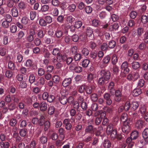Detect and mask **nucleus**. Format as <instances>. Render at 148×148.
<instances>
[{
  "label": "nucleus",
  "mask_w": 148,
  "mask_h": 148,
  "mask_svg": "<svg viewBox=\"0 0 148 148\" xmlns=\"http://www.w3.org/2000/svg\"><path fill=\"white\" fill-rule=\"evenodd\" d=\"M35 35V30L32 29H29L27 33L26 38L27 41L29 42H32L34 39Z\"/></svg>",
  "instance_id": "nucleus-1"
},
{
  "label": "nucleus",
  "mask_w": 148,
  "mask_h": 148,
  "mask_svg": "<svg viewBox=\"0 0 148 148\" xmlns=\"http://www.w3.org/2000/svg\"><path fill=\"white\" fill-rule=\"evenodd\" d=\"M110 137L112 140H114L115 139L121 140L122 138V135L120 134H117V131L115 129L110 132Z\"/></svg>",
  "instance_id": "nucleus-2"
},
{
  "label": "nucleus",
  "mask_w": 148,
  "mask_h": 148,
  "mask_svg": "<svg viewBox=\"0 0 148 148\" xmlns=\"http://www.w3.org/2000/svg\"><path fill=\"white\" fill-rule=\"evenodd\" d=\"M139 77V75L137 72H131L127 76V79L129 80L135 81Z\"/></svg>",
  "instance_id": "nucleus-3"
},
{
  "label": "nucleus",
  "mask_w": 148,
  "mask_h": 148,
  "mask_svg": "<svg viewBox=\"0 0 148 148\" xmlns=\"http://www.w3.org/2000/svg\"><path fill=\"white\" fill-rule=\"evenodd\" d=\"M101 75L102 77L107 80L108 81L110 77V72L108 71L102 70L101 72Z\"/></svg>",
  "instance_id": "nucleus-4"
},
{
  "label": "nucleus",
  "mask_w": 148,
  "mask_h": 148,
  "mask_svg": "<svg viewBox=\"0 0 148 148\" xmlns=\"http://www.w3.org/2000/svg\"><path fill=\"white\" fill-rule=\"evenodd\" d=\"M104 99L106 100V105L110 106L112 103V101L110 99V95L108 93H105L103 95Z\"/></svg>",
  "instance_id": "nucleus-5"
},
{
  "label": "nucleus",
  "mask_w": 148,
  "mask_h": 148,
  "mask_svg": "<svg viewBox=\"0 0 148 148\" xmlns=\"http://www.w3.org/2000/svg\"><path fill=\"white\" fill-rule=\"evenodd\" d=\"M70 122L69 119H66L63 121V124L65 125V128L68 130H70L71 128L72 125Z\"/></svg>",
  "instance_id": "nucleus-6"
},
{
  "label": "nucleus",
  "mask_w": 148,
  "mask_h": 148,
  "mask_svg": "<svg viewBox=\"0 0 148 148\" xmlns=\"http://www.w3.org/2000/svg\"><path fill=\"white\" fill-rule=\"evenodd\" d=\"M95 130V128H94L93 126L91 125H89L86 126L85 129V133L86 134H93Z\"/></svg>",
  "instance_id": "nucleus-7"
},
{
  "label": "nucleus",
  "mask_w": 148,
  "mask_h": 148,
  "mask_svg": "<svg viewBox=\"0 0 148 148\" xmlns=\"http://www.w3.org/2000/svg\"><path fill=\"white\" fill-rule=\"evenodd\" d=\"M64 33L62 29L60 28H58L54 34L56 37L57 38H60L63 36Z\"/></svg>",
  "instance_id": "nucleus-8"
},
{
  "label": "nucleus",
  "mask_w": 148,
  "mask_h": 148,
  "mask_svg": "<svg viewBox=\"0 0 148 148\" xmlns=\"http://www.w3.org/2000/svg\"><path fill=\"white\" fill-rule=\"evenodd\" d=\"M47 104L45 101H43L40 103L39 109L42 111H45L47 109Z\"/></svg>",
  "instance_id": "nucleus-9"
},
{
  "label": "nucleus",
  "mask_w": 148,
  "mask_h": 148,
  "mask_svg": "<svg viewBox=\"0 0 148 148\" xmlns=\"http://www.w3.org/2000/svg\"><path fill=\"white\" fill-rule=\"evenodd\" d=\"M121 68L122 73L125 74L122 76L123 77H125V74L128 73L129 72V69L127 65H121Z\"/></svg>",
  "instance_id": "nucleus-10"
},
{
  "label": "nucleus",
  "mask_w": 148,
  "mask_h": 148,
  "mask_svg": "<svg viewBox=\"0 0 148 148\" xmlns=\"http://www.w3.org/2000/svg\"><path fill=\"white\" fill-rule=\"evenodd\" d=\"M122 130L123 132L127 134L130 132V129L129 125L125 123L122 126Z\"/></svg>",
  "instance_id": "nucleus-11"
},
{
  "label": "nucleus",
  "mask_w": 148,
  "mask_h": 148,
  "mask_svg": "<svg viewBox=\"0 0 148 148\" xmlns=\"http://www.w3.org/2000/svg\"><path fill=\"white\" fill-rule=\"evenodd\" d=\"M96 77V75L94 74L91 73L88 74L87 79L89 82H93V79Z\"/></svg>",
  "instance_id": "nucleus-12"
},
{
  "label": "nucleus",
  "mask_w": 148,
  "mask_h": 148,
  "mask_svg": "<svg viewBox=\"0 0 148 148\" xmlns=\"http://www.w3.org/2000/svg\"><path fill=\"white\" fill-rule=\"evenodd\" d=\"M116 97L115 100L116 101H120L121 99V93L120 90H117L115 91Z\"/></svg>",
  "instance_id": "nucleus-13"
},
{
  "label": "nucleus",
  "mask_w": 148,
  "mask_h": 148,
  "mask_svg": "<svg viewBox=\"0 0 148 148\" xmlns=\"http://www.w3.org/2000/svg\"><path fill=\"white\" fill-rule=\"evenodd\" d=\"M143 121L141 119L138 120L135 123V127L137 129H140L143 127Z\"/></svg>",
  "instance_id": "nucleus-14"
},
{
  "label": "nucleus",
  "mask_w": 148,
  "mask_h": 148,
  "mask_svg": "<svg viewBox=\"0 0 148 148\" xmlns=\"http://www.w3.org/2000/svg\"><path fill=\"white\" fill-rule=\"evenodd\" d=\"M71 82V78H66L62 82V85L64 87H66L69 85Z\"/></svg>",
  "instance_id": "nucleus-15"
},
{
  "label": "nucleus",
  "mask_w": 148,
  "mask_h": 148,
  "mask_svg": "<svg viewBox=\"0 0 148 148\" xmlns=\"http://www.w3.org/2000/svg\"><path fill=\"white\" fill-rule=\"evenodd\" d=\"M11 11L12 15L14 17H17L18 16V11L16 7L12 8Z\"/></svg>",
  "instance_id": "nucleus-16"
},
{
  "label": "nucleus",
  "mask_w": 148,
  "mask_h": 148,
  "mask_svg": "<svg viewBox=\"0 0 148 148\" xmlns=\"http://www.w3.org/2000/svg\"><path fill=\"white\" fill-rule=\"evenodd\" d=\"M141 89L140 88L135 89L133 91L132 95L134 96H137L141 94Z\"/></svg>",
  "instance_id": "nucleus-17"
},
{
  "label": "nucleus",
  "mask_w": 148,
  "mask_h": 148,
  "mask_svg": "<svg viewBox=\"0 0 148 148\" xmlns=\"http://www.w3.org/2000/svg\"><path fill=\"white\" fill-rule=\"evenodd\" d=\"M59 100L60 103L62 104H66L68 101L67 98L65 96H62L60 97Z\"/></svg>",
  "instance_id": "nucleus-18"
},
{
  "label": "nucleus",
  "mask_w": 148,
  "mask_h": 148,
  "mask_svg": "<svg viewBox=\"0 0 148 148\" xmlns=\"http://www.w3.org/2000/svg\"><path fill=\"white\" fill-rule=\"evenodd\" d=\"M103 146L105 148H109L111 147V143L108 140H105L103 142Z\"/></svg>",
  "instance_id": "nucleus-19"
},
{
  "label": "nucleus",
  "mask_w": 148,
  "mask_h": 148,
  "mask_svg": "<svg viewBox=\"0 0 148 148\" xmlns=\"http://www.w3.org/2000/svg\"><path fill=\"white\" fill-rule=\"evenodd\" d=\"M76 8V6L75 4L73 3L69 5L68 8V10L70 12H74Z\"/></svg>",
  "instance_id": "nucleus-20"
},
{
  "label": "nucleus",
  "mask_w": 148,
  "mask_h": 148,
  "mask_svg": "<svg viewBox=\"0 0 148 148\" xmlns=\"http://www.w3.org/2000/svg\"><path fill=\"white\" fill-rule=\"evenodd\" d=\"M98 129V130L96 133L95 135L96 136H99V135L101 136L104 134L103 128L102 126H100L99 127Z\"/></svg>",
  "instance_id": "nucleus-21"
},
{
  "label": "nucleus",
  "mask_w": 148,
  "mask_h": 148,
  "mask_svg": "<svg viewBox=\"0 0 148 148\" xmlns=\"http://www.w3.org/2000/svg\"><path fill=\"white\" fill-rule=\"evenodd\" d=\"M53 54L54 55H58L57 58H60L62 59V56L60 55L59 54V49L58 48H55L53 49Z\"/></svg>",
  "instance_id": "nucleus-22"
},
{
  "label": "nucleus",
  "mask_w": 148,
  "mask_h": 148,
  "mask_svg": "<svg viewBox=\"0 0 148 148\" xmlns=\"http://www.w3.org/2000/svg\"><path fill=\"white\" fill-rule=\"evenodd\" d=\"M27 5L23 1H21L18 4V7L19 9H24L26 7Z\"/></svg>",
  "instance_id": "nucleus-23"
},
{
  "label": "nucleus",
  "mask_w": 148,
  "mask_h": 148,
  "mask_svg": "<svg viewBox=\"0 0 148 148\" xmlns=\"http://www.w3.org/2000/svg\"><path fill=\"white\" fill-rule=\"evenodd\" d=\"M132 138L131 137L128 138L126 140V142L130 147H132L134 145V143L132 141Z\"/></svg>",
  "instance_id": "nucleus-24"
},
{
  "label": "nucleus",
  "mask_w": 148,
  "mask_h": 148,
  "mask_svg": "<svg viewBox=\"0 0 148 148\" xmlns=\"http://www.w3.org/2000/svg\"><path fill=\"white\" fill-rule=\"evenodd\" d=\"M138 132L137 131H134L131 133L130 137L133 139H135L138 137Z\"/></svg>",
  "instance_id": "nucleus-25"
},
{
  "label": "nucleus",
  "mask_w": 148,
  "mask_h": 148,
  "mask_svg": "<svg viewBox=\"0 0 148 148\" xmlns=\"http://www.w3.org/2000/svg\"><path fill=\"white\" fill-rule=\"evenodd\" d=\"M10 25V22H9L8 21L4 20L2 23V27L5 28H8L9 27V26Z\"/></svg>",
  "instance_id": "nucleus-26"
},
{
  "label": "nucleus",
  "mask_w": 148,
  "mask_h": 148,
  "mask_svg": "<svg viewBox=\"0 0 148 148\" xmlns=\"http://www.w3.org/2000/svg\"><path fill=\"white\" fill-rule=\"evenodd\" d=\"M140 142L142 145H146L148 143V138L146 137H143V136L142 138L140 139Z\"/></svg>",
  "instance_id": "nucleus-27"
},
{
  "label": "nucleus",
  "mask_w": 148,
  "mask_h": 148,
  "mask_svg": "<svg viewBox=\"0 0 148 148\" xmlns=\"http://www.w3.org/2000/svg\"><path fill=\"white\" fill-rule=\"evenodd\" d=\"M65 19L66 21L69 23H72L75 20V18L70 15L67 16Z\"/></svg>",
  "instance_id": "nucleus-28"
},
{
  "label": "nucleus",
  "mask_w": 148,
  "mask_h": 148,
  "mask_svg": "<svg viewBox=\"0 0 148 148\" xmlns=\"http://www.w3.org/2000/svg\"><path fill=\"white\" fill-rule=\"evenodd\" d=\"M108 81L101 76V77L99 78L98 83L100 85H103L104 84H106L108 82Z\"/></svg>",
  "instance_id": "nucleus-29"
},
{
  "label": "nucleus",
  "mask_w": 148,
  "mask_h": 148,
  "mask_svg": "<svg viewBox=\"0 0 148 148\" xmlns=\"http://www.w3.org/2000/svg\"><path fill=\"white\" fill-rule=\"evenodd\" d=\"M52 79L54 83L56 84H58L60 81V78L58 75H56L52 77Z\"/></svg>",
  "instance_id": "nucleus-30"
},
{
  "label": "nucleus",
  "mask_w": 148,
  "mask_h": 148,
  "mask_svg": "<svg viewBox=\"0 0 148 148\" xmlns=\"http://www.w3.org/2000/svg\"><path fill=\"white\" fill-rule=\"evenodd\" d=\"M86 35L89 36H92L93 33L92 28L90 27H87L86 29Z\"/></svg>",
  "instance_id": "nucleus-31"
},
{
  "label": "nucleus",
  "mask_w": 148,
  "mask_h": 148,
  "mask_svg": "<svg viewBox=\"0 0 148 148\" xmlns=\"http://www.w3.org/2000/svg\"><path fill=\"white\" fill-rule=\"evenodd\" d=\"M141 21L144 24L148 22V15H142L141 18Z\"/></svg>",
  "instance_id": "nucleus-32"
},
{
  "label": "nucleus",
  "mask_w": 148,
  "mask_h": 148,
  "mask_svg": "<svg viewBox=\"0 0 148 148\" xmlns=\"http://www.w3.org/2000/svg\"><path fill=\"white\" fill-rule=\"evenodd\" d=\"M90 108L91 110L93 111H96L98 109V106L97 103H94L92 104Z\"/></svg>",
  "instance_id": "nucleus-33"
},
{
  "label": "nucleus",
  "mask_w": 148,
  "mask_h": 148,
  "mask_svg": "<svg viewBox=\"0 0 148 148\" xmlns=\"http://www.w3.org/2000/svg\"><path fill=\"white\" fill-rule=\"evenodd\" d=\"M45 121V117L43 116H41L38 121V123L39 125L42 126Z\"/></svg>",
  "instance_id": "nucleus-34"
},
{
  "label": "nucleus",
  "mask_w": 148,
  "mask_h": 148,
  "mask_svg": "<svg viewBox=\"0 0 148 148\" xmlns=\"http://www.w3.org/2000/svg\"><path fill=\"white\" fill-rule=\"evenodd\" d=\"M20 135L22 137H24L26 136L27 133V129L23 128L20 130L19 132Z\"/></svg>",
  "instance_id": "nucleus-35"
},
{
  "label": "nucleus",
  "mask_w": 148,
  "mask_h": 148,
  "mask_svg": "<svg viewBox=\"0 0 148 148\" xmlns=\"http://www.w3.org/2000/svg\"><path fill=\"white\" fill-rule=\"evenodd\" d=\"M139 106L138 102L136 101H133L131 104V107L134 110H136Z\"/></svg>",
  "instance_id": "nucleus-36"
},
{
  "label": "nucleus",
  "mask_w": 148,
  "mask_h": 148,
  "mask_svg": "<svg viewBox=\"0 0 148 148\" xmlns=\"http://www.w3.org/2000/svg\"><path fill=\"white\" fill-rule=\"evenodd\" d=\"M116 45V43L115 41L112 40L110 41L108 43V47L110 49L114 48Z\"/></svg>",
  "instance_id": "nucleus-37"
},
{
  "label": "nucleus",
  "mask_w": 148,
  "mask_h": 148,
  "mask_svg": "<svg viewBox=\"0 0 148 148\" xmlns=\"http://www.w3.org/2000/svg\"><path fill=\"white\" fill-rule=\"evenodd\" d=\"M10 32L12 33H15L17 30V27L16 25L13 24L10 26Z\"/></svg>",
  "instance_id": "nucleus-38"
},
{
  "label": "nucleus",
  "mask_w": 148,
  "mask_h": 148,
  "mask_svg": "<svg viewBox=\"0 0 148 148\" xmlns=\"http://www.w3.org/2000/svg\"><path fill=\"white\" fill-rule=\"evenodd\" d=\"M49 8V6L47 5H44L41 7L40 11L42 12L47 11Z\"/></svg>",
  "instance_id": "nucleus-39"
},
{
  "label": "nucleus",
  "mask_w": 148,
  "mask_h": 148,
  "mask_svg": "<svg viewBox=\"0 0 148 148\" xmlns=\"http://www.w3.org/2000/svg\"><path fill=\"white\" fill-rule=\"evenodd\" d=\"M127 119V114L124 113L121 115V121L123 122H125Z\"/></svg>",
  "instance_id": "nucleus-40"
},
{
  "label": "nucleus",
  "mask_w": 148,
  "mask_h": 148,
  "mask_svg": "<svg viewBox=\"0 0 148 148\" xmlns=\"http://www.w3.org/2000/svg\"><path fill=\"white\" fill-rule=\"evenodd\" d=\"M51 14L53 16H57L59 13L58 10L57 8H54L53 9L51 12Z\"/></svg>",
  "instance_id": "nucleus-41"
},
{
  "label": "nucleus",
  "mask_w": 148,
  "mask_h": 148,
  "mask_svg": "<svg viewBox=\"0 0 148 148\" xmlns=\"http://www.w3.org/2000/svg\"><path fill=\"white\" fill-rule=\"evenodd\" d=\"M4 20L11 22L12 21V17L9 14H6L4 16Z\"/></svg>",
  "instance_id": "nucleus-42"
},
{
  "label": "nucleus",
  "mask_w": 148,
  "mask_h": 148,
  "mask_svg": "<svg viewBox=\"0 0 148 148\" xmlns=\"http://www.w3.org/2000/svg\"><path fill=\"white\" fill-rule=\"evenodd\" d=\"M139 110L142 114H144L146 113V108L145 105H141L140 108Z\"/></svg>",
  "instance_id": "nucleus-43"
},
{
  "label": "nucleus",
  "mask_w": 148,
  "mask_h": 148,
  "mask_svg": "<svg viewBox=\"0 0 148 148\" xmlns=\"http://www.w3.org/2000/svg\"><path fill=\"white\" fill-rule=\"evenodd\" d=\"M113 125L111 123H110L108 126L107 128V133L108 134H110V132L113 130Z\"/></svg>",
  "instance_id": "nucleus-44"
},
{
  "label": "nucleus",
  "mask_w": 148,
  "mask_h": 148,
  "mask_svg": "<svg viewBox=\"0 0 148 148\" xmlns=\"http://www.w3.org/2000/svg\"><path fill=\"white\" fill-rule=\"evenodd\" d=\"M144 33V29L141 27H139L137 29V35L138 37H141Z\"/></svg>",
  "instance_id": "nucleus-45"
},
{
  "label": "nucleus",
  "mask_w": 148,
  "mask_h": 148,
  "mask_svg": "<svg viewBox=\"0 0 148 148\" xmlns=\"http://www.w3.org/2000/svg\"><path fill=\"white\" fill-rule=\"evenodd\" d=\"M55 111L54 107L53 106H50L48 109V114L50 115L53 114Z\"/></svg>",
  "instance_id": "nucleus-46"
},
{
  "label": "nucleus",
  "mask_w": 148,
  "mask_h": 148,
  "mask_svg": "<svg viewBox=\"0 0 148 148\" xmlns=\"http://www.w3.org/2000/svg\"><path fill=\"white\" fill-rule=\"evenodd\" d=\"M44 130L45 131H47L50 126V122L48 121H45L44 123Z\"/></svg>",
  "instance_id": "nucleus-47"
},
{
  "label": "nucleus",
  "mask_w": 148,
  "mask_h": 148,
  "mask_svg": "<svg viewBox=\"0 0 148 148\" xmlns=\"http://www.w3.org/2000/svg\"><path fill=\"white\" fill-rule=\"evenodd\" d=\"M96 45V44L93 41H90L89 43V46L92 49H95Z\"/></svg>",
  "instance_id": "nucleus-48"
},
{
  "label": "nucleus",
  "mask_w": 148,
  "mask_h": 148,
  "mask_svg": "<svg viewBox=\"0 0 148 148\" xmlns=\"http://www.w3.org/2000/svg\"><path fill=\"white\" fill-rule=\"evenodd\" d=\"M82 53L84 56H87L89 53V51L86 48H84L82 50Z\"/></svg>",
  "instance_id": "nucleus-49"
},
{
  "label": "nucleus",
  "mask_w": 148,
  "mask_h": 148,
  "mask_svg": "<svg viewBox=\"0 0 148 148\" xmlns=\"http://www.w3.org/2000/svg\"><path fill=\"white\" fill-rule=\"evenodd\" d=\"M45 82L44 78L43 77H41L38 81L37 85H38L42 86L44 85Z\"/></svg>",
  "instance_id": "nucleus-50"
},
{
  "label": "nucleus",
  "mask_w": 148,
  "mask_h": 148,
  "mask_svg": "<svg viewBox=\"0 0 148 148\" xmlns=\"http://www.w3.org/2000/svg\"><path fill=\"white\" fill-rule=\"evenodd\" d=\"M6 4L8 7L10 8L13 7L14 5V3L12 0H8L7 1Z\"/></svg>",
  "instance_id": "nucleus-51"
},
{
  "label": "nucleus",
  "mask_w": 148,
  "mask_h": 148,
  "mask_svg": "<svg viewBox=\"0 0 148 148\" xmlns=\"http://www.w3.org/2000/svg\"><path fill=\"white\" fill-rule=\"evenodd\" d=\"M29 21V19L26 17H23L21 19L22 23L25 25L28 23Z\"/></svg>",
  "instance_id": "nucleus-52"
},
{
  "label": "nucleus",
  "mask_w": 148,
  "mask_h": 148,
  "mask_svg": "<svg viewBox=\"0 0 148 148\" xmlns=\"http://www.w3.org/2000/svg\"><path fill=\"white\" fill-rule=\"evenodd\" d=\"M17 123L16 120L14 118H12L10 119V125L12 126H14Z\"/></svg>",
  "instance_id": "nucleus-53"
},
{
  "label": "nucleus",
  "mask_w": 148,
  "mask_h": 148,
  "mask_svg": "<svg viewBox=\"0 0 148 148\" xmlns=\"http://www.w3.org/2000/svg\"><path fill=\"white\" fill-rule=\"evenodd\" d=\"M90 98L92 101H97L98 100L97 95L95 93L92 94L90 96Z\"/></svg>",
  "instance_id": "nucleus-54"
},
{
  "label": "nucleus",
  "mask_w": 148,
  "mask_h": 148,
  "mask_svg": "<svg viewBox=\"0 0 148 148\" xmlns=\"http://www.w3.org/2000/svg\"><path fill=\"white\" fill-rule=\"evenodd\" d=\"M30 18L32 20H33L36 15V12L35 11H31L30 13Z\"/></svg>",
  "instance_id": "nucleus-55"
},
{
  "label": "nucleus",
  "mask_w": 148,
  "mask_h": 148,
  "mask_svg": "<svg viewBox=\"0 0 148 148\" xmlns=\"http://www.w3.org/2000/svg\"><path fill=\"white\" fill-rule=\"evenodd\" d=\"M130 107V104L129 101H127L125 103L124 109L125 111H128Z\"/></svg>",
  "instance_id": "nucleus-56"
},
{
  "label": "nucleus",
  "mask_w": 148,
  "mask_h": 148,
  "mask_svg": "<svg viewBox=\"0 0 148 148\" xmlns=\"http://www.w3.org/2000/svg\"><path fill=\"white\" fill-rule=\"evenodd\" d=\"M33 41L34 44L36 46H39L40 44V40L38 38H35Z\"/></svg>",
  "instance_id": "nucleus-57"
},
{
  "label": "nucleus",
  "mask_w": 148,
  "mask_h": 148,
  "mask_svg": "<svg viewBox=\"0 0 148 148\" xmlns=\"http://www.w3.org/2000/svg\"><path fill=\"white\" fill-rule=\"evenodd\" d=\"M107 15V13L103 11L99 13V16L101 19H103L106 17Z\"/></svg>",
  "instance_id": "nucleus-58"
},
{
  "label": "nucleus",
  "mask_w": 148,
  "mask_h": 148,
  "mask_svg": "<svg viewBox=\"0 0 148 148\" xmlns=\"http://www.w3.org/2000/svg\"><path fill=\"white\" fill-rule=\"evenodd\" d=\"M82 23L81 21H77L75 22L74 24V27L76 28H79L82 25Z\"/></svg>",
  "instance_id": "nucleus-59"
},
{
  "label": "nucleus",
  "mask_w": 148,
  "mask_h": 148,
  "mask_svg": "<svg viewBox=\"0 0 148 148\" xmlns=\"http://www.w3.org/2000/svg\"><path fill=\"white\" fill-rule=\"evenodd\" d=\"M111 19L113 22H116L118 20L119 16L115 14H113L111 16Z\"/></svg>",
  "instance_id": "nucleus-60"
},
{
  "label": "nucleus",
  "mask_w": 148,
  "mask_h": 148,
  "mask_svg": "<svg viewBox=\"0 0 148 148\" xmlns=\"http://www.w3.org/2000/svg\"><path fill=\"white\" fill-rule=\"evenodd\" d=\"M72 104L74 108L77 110L78 109L79 107V103L78 102L76 101H74L73 102Z\"/></svg>",
  "instance_id": "nucleus-61"
},
{
  "label": "nucleus",
  "mask_w": 148,
  "mask_h": 148,
  "mask_svg": "<svg viewBox=\"0 0 148 148\" xmlns=\"http://www.w3.org/2000/svg\"><path fill=\"white\" fill-rule=\"evenodd\" d=\"M112 63L113 65H115L116 64L117 61V59L116 56V54L113 55L112 59Z\"/></svg>",
  "instance_id": "nucleus-62"
},
{
  "label": "nucleus",
  "mask_w": 148,
  "mask_h": 148,
  "mask_svg": "<svg viewBox=\"0 0 148 148\" xmlns=\"http://www.w3.org/2000/svg\"><path fill=\"white\" fill-rule=\"evenodd\" d=\"M6 53V49L5 48H1L0 49V54L2 56H4Z\"/></svg>",
  "instance_id": "nucleus-63"
},
{
  "label": "nucleus",
  "mask_w": 148,
  "mask_h": 148,
  "mask_svg": "<svg viewBox=\"0 0 148 148\" xmlns=\"http://www.w3.org/2000/svg\"><path fill=\"white\" fill-rule=\"evenodd\" d=\"M85 10L87 14L90 13L92 11V8L90 6H86L85 8Z\"/></svg>",
  "instance_id": "nucleus-64"
}]
</instances>
